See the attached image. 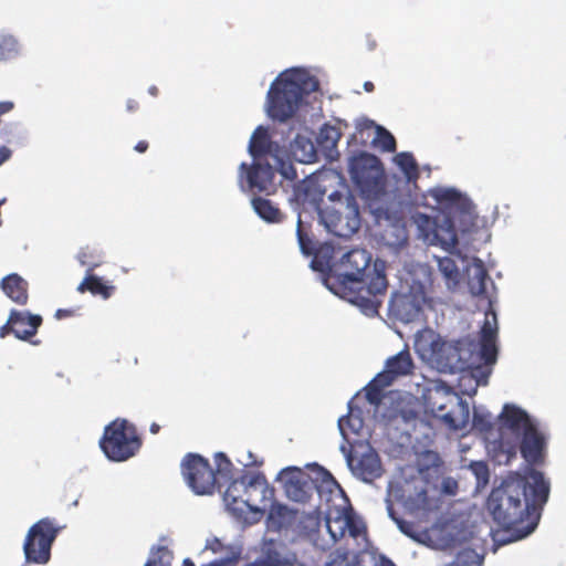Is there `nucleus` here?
<instances>
[{"mask_svg": "<svg viewBox=\"0 0 566 566\" xmlns=\"http://www.w3.org/2000/svg\"><path fill=\"white\" fill-rule=\"evenodd\" d=\"M549 481L541 471L525 469L503 476L491 490L485 507L504 530H515L531 514H538L548 501Z\"/></svg>", "mask_w": 566, "mask_h": 566, "instance_id": "nucleus-1", "label": "nucleus"}, {"mask_svg": "<svg viewBox=\"0 0 566 566\" xmlns=\"http://www.w3.org/2000/svg\"><path fill=\"white\" fill-rule=\"evenodd\" d=\"M318 86V81L305 70L291 69L282 72L268 92L269 116L286 122L295 115L304 97L317 91Z\"/></svg>", "mask_w": 566, "mask_h": 566, "instance_id": "nucleus-2", "label": "nucleus"}, {"mask_svg": "<svg viewBox=\"0 0 566 566\" xmlns=\"http://www.w3.org/2000/svg\"><path fill=\"white\" fill-rule=\"evenodd\" d=\"M385 270V262L377 260L368 274L358 279L359 283H332L328 289L360 307L365 314L375 315L381 305L380 297L386 294L388 287Z\"/></svg>", "mask_w": 566, "mask_h": 566, "instance_id": "nucleus-3", "label": "nucleus"}, {"mask_svg": "<svg viewBox=\"0 0 566 566\" xmlns=\"http://www.w3.org/2000/svg\"><path fill=\"white\" fill-rule=\"evenodd\" d=\"M391 384H386V379L377 374L376 377L364 388L367 401L378 409L381 405L386 408L382 418L387 424L401 421L406 424L413 422L419 412L417 410V400L413 397L402 396L399 391L384 394V389Z\"/></svg>", "mask_w": 566, "mask_h": 566, "instance_id": "nucleus-4", "label": "nucleus"}, {"mask_svg": "<svg viewBox=\"0 0 566 566\" xmlns=\"http://www.w3.org/2000/svg\"><path fill=\"white\" fill-rule=\"evenodd\" d=\"M98 444L107 460H128L137 455L143 439L135 424L116 418L105 426Z\"/></svg>", "mask_w": 566, "mask_h": 566, "instance_id": "nucleus-5", "label": "nucleus"}, {"mask_svg": "<svg viewBox=\"0 0 566 566\" xmlns=\"http://www.w3.org/2000/svg\"><path fill=\"white\" fill-rule=\"evenodd\" d=\"M495 444V449L500 454L505 455L506 460H512L518 452L523 460H545L548 450V437L534 423L514 439L506 433H502Z\"/></svg>", "mask_w": 566, "mask_h": 566, "instance_id": "nucleus-6", "label": "nucleus"}, {"mask_svg": "<svg viewBox=\"0 0 566 566\" xmlns=\"http://www.w3.org/2000/svg\"><path fill=\"white\" fill-rule=\"evenodd\" d=\"M233 462H182V474L196 494H212L231 479Z\"/></svg>", "mask_w": 566, "mask_h": 566, "instance_id": "nucleus-7", "label": "nucleus"}, {"mask_svg": "<svg viewBox=\"0 0 566 566\" xmlns=\"http://www.w3.org/2000/svg\"><path fill=\"white\" fill-rule=\"evenodd\" d=\"M349 174L353 182L367 200L379 199L385 193V172L380 159L361 153L350 159Z\"/></svg>", "mask_w": 566, "mask_h": 566, "instance_id": "nucleus-8", "label": "nucleus"}, {"mask_svg": "<svg viewBox=\"0 0 566 566\" xmlns=\"http://www.w3.org/2000/svg\"><path fill=\"white\" fill-rule=\"evenodd\" d=\"M57 535L49 518H42L33 524L24 539L23 552L29 564L45 565L51 558V547Z\"/></svg>", "mask_w": 566, "mask_h": 566, "instance_id": "nucleus-9", "label": "nucleus"}, {"mask_svg": "<svg viewBox=\"0 0 566 566\" xmlns=\"http://www.w3.org/2000/svg\"><path fill=\"white\" fill-rule=\"evenodd\" d=\"M371 262V254L365 249H352L346 252L336 265V274L326 279V285L359 283L358 279L365 277Z\"/></svg>", "mask_w": 566, "mask_h": 566, "instance_id": "nucleus-10", "label": "nucleus"}, {"mask_svg": "<svg viewBox=\"0 0 566 566\" xmlns=\"http://www.w3.org/2000/svg\"><path fill=\"white\" fill-rule=\"evenodd\" d=\"M426 292L421 284L411 286L409 292H395L389 301V312L402 323L418 321L422 314Z\"/></svg>", "mask_w": 566, "mask_h": 566, "instance_id": "nucleus-11", "label": "nucleus"}, {"mask_svg": "<svg viewBox=\"0 0 566 566\" xmlns=\"http://www.w3.org/2000/svg\"><path fill=\"white\" fill-rule=\"evenodd\" d=\"M359 206L356 198L348 193L338 209H333L328 213L327 227L338 237H350L360 228Z\"/></svg>", "mask_w": 566, "mask_h": 566, "instance_id": "nucleus-12", "label": "nucleus"}, {"mask_svg": "<svg viewBox=\"0 0 566 566\" xmlns=\"http://www.w3.org/2000/svg\"><path fill=\"white\" fill-rule=\"evenodd\" d=\"M274 495L263 473L250 470L248 478L247 496L244 497V511H264Z\"/></svg>", "mask_w": 566, "mask_h": 566, "instance_id": "nucleus-13", "label": "nucleus"}, {"mask_svg": "<svg viewBox=\"0 0 566 566\" xmlns=\"http://www.w3.org/2000/svg\"><path fill=\"white\" fill-rule=\"evenodd\" d=\"M239 169L240 178L245 176L250 190L268 195L275 191V169L270 164L254 163L248 166V164L242 163Z\"/></svg>", "mask_w": 566, "mask_h": 566, "instance_id": "nucleus-14", "label": "nucleus"}, {"mask_svg": "<svg viewBox=\"0 0 566 566\" xmlns=\"http://www.w3.org/2000/svg\"><path fill=\"white\" fill-rule=\"evenodd\" d=\"M279 481L289 499L304 502L308 497L310 475L297 467H289L280 471Z\"/></svg>", "mask_w": 566, "mask_h": 566, "instance_id": "nucleus-15", "label": "nucleus"}, {"mask_svg": "<svg viewBox=\"0 0 566 566\" xmlns=\"http://www.w3.org/2000/svg\"><path fill=\"white\" fill-rule=\"evenodd\" d=\"M500 436L502 433H506L512 439L521 434V432H524L528 426H533L535 423L526 411L509 403L503 407L500 415Z\"/></svg>", "mask_w": 566, "mask_h": 566, "instance_id": "nucleus-16", "label": "nucleus"}, {"mask_svg": "<svg viewBox=\"0 0 566 566\" xmlns=\"http://www.w3.org/2000/svg\"><path fill=\"white\" fill-rule=\"evenodd\" d=\"M42 316L28 311H10V323H13V335L21 340H31L42 325Z\"/></svg>", "mask_w": 566, "mask_h": 566, "instance_id": "nucleus-17", "label": "nucleus"}, {"mask_svg": "<svg viewBox=\"0 0 566 566\" xmlns=\"http://www.w3.org/2000/svg\"><path fill=\"white\" fill-rule=\"evenodd\" d=\"M249 476L250 470H245L240 476L234 478L233 464H231V479L226 483L228 486L223 493V500L227 506L234 512L244 511V497L247 496Z\"/></svg>", "mask_w": 566, "mask_h": 566, "instance_id": "nucleus-18", "label": "nucleus"}, {"mask_svg": "<svg viewBox=\"0 0 566 566\" xmlns=\"http://www.w3.org/2000/svg\"><path fill=\"white\" fill-rule=\"evenodd\" d=\"M413 360L409 349L406 347L397 355L386 360L385 369L379 373L386 379V384H392L397 378L412 374Z\"/></svg>", "mask_w": 566, "mask_h": 566, "instance_id": "nucleus-19", "label": "nucleus"}, {"mask_svg": "<svg viewBox=\"0 0 566 566\" xmlns=\"http://www.w3.org/2000/svg\"><path fill=\"white\" fill-rule=\"evenodd\" d=\"M295 518H297V510L290 509L280 503H272L266 517V525L269 530L274 532H292Z\"/></svg>", "mask_w": 566, "mask_h": 566, "instance_id": "nucleus-20", "label": "nucleus"}, {"mask_svg": "<svg viewBox=\"0 0 566 566\" xmlns=\"http://www.w3.org/2000/svg\"><path fill=\"white\" fill-rule=\"evenodd\" d=\"M346 460H379L370 443L363 438L347 437L340 446Z\"/></svg>", "mask_w": 566, "mask_h": 566, "instance_id": "nucleus-21", "label": "nucleus"}, {"mask_svg": "<svg viewBox=\"0 0 566 566\" xmlns=\"http://www.w3.org/2000/svg\"><path fill=\"white\" fill-rule=\"evenodd\" d=\"M3 293L18 305H25L29 301V283L17 273L4 276L0 282Z\"/></svg>", "mask_w": 566, "mask_h": 566, "instance_id": "nucleus-22", "label": "nucleus"}, {"mask_svg": "<svg viewBox=\"0 0 566 566\" xmlns=\"http://www.w3.org/2000/svg\"><path fill=\"white\" fill-rule=\"evenodd\" d=\"M277 144L271 139L269 130L264 126H258L253 132L249 153L254 159H260L266 155H274L277 151Z\"/></svg>", "mask_w": 566, "mask_h": 566, "instance_id": "nucleus-23", "label": "nucleus"}, {"mask_svg": "<svg viewBox=\"0 0 566 566\" xmlns=\"http://www.w3.org/2000/svg\"><path fill=\"white\" fill-rule=\"evenodd\" d=\"M490 281L488 270L481 259L475 258L468 268V286L474 296H482L486 293V283Z\"/></svg>", "mask_w": 566, "mask_h": 566, "instance_id": "nucleus-24", "label": "nucleus"}, {"mask_svg": "<svg viewBox=\"0 0 566 566\" xmlns=\"http://www.w3.org/2000/svg\"><path fill=\"white\" fill-rule=\"evenodd\" d=\"M76 291L82 294L90 292L94 296L107 300L113 295L115 286L107 284L99 276L93 274V272H87L83 281L77 285Z\"/></svg>", "mask_w": 566, "mask_h": 566, "instance_id": "nucleus-25", "label": "nucleus"}, {"mask_svg": "<svg viewBox=\"0 0 566 566\" xmlns=\"http://www.w3.org/2000/svg\"><path fill=\"white\" fill-rule=\"evenodd\" d=\"M321 526V515L318 512H304L297 510V518L293 526V533L298 536L312 537Z\"/></svg>", "mask_w": 566, "mask_h": 566, "instance_id": "nucleus-26", "label": "nucleus"}, {"mask_svg": "<svg viewBox=\"0 0 566 566\" xmlns=\"http://www.w3.org/2000/svg\"><path fill=\"white\" fill-rule=\"evenodd\" d=\"M347 465L353 475L365 483H373L385 473L382 462H347Z\"/></svg>", "mask_w": 566, "mask_h": 566, "instance_id": "nucleus-27", "label": "nucleus"}, {"mask_svg": "<svg viewBox=\"0 0 566 566\" xmlns=\"http://www.w3.org/2000/svg\"><path fill=\"white\" fill-rule=\"evenodd\" d=\"M348 415L340 417L338 420V428L344 439H347L350 434L358 437L364 428L361 411L355 409L353 400L348 402Z\"/></svg>", "mask_w": 566, "mask_h": 566, "instance_id": "nucleus-28", "label": "nucleus"}, {"mask_svg": "<svg viewBox=\"0 0 566 566\" xmlns=\"http://www.w3.org/2000/svg\"><path fill=\"white\" fill-rule=\"evenodd\" d=\"M426 240L431 244H440L446 250L454 249L458 245V235L452 224L449 227H437L432 234L426 233Z\"/></svg>", "mask_w": 566, "mask_h": 566, "instance_id": "nucleus-29", "label": "nucleus"}, {"mask_svg": "<svg viewBox=\"0 0 566 566\" xmlns=\"http://www.w3.org/2000/svg\"><path fill=\"white\" fill-rule=\"evenodd\" d=\"M252 205L258 216L268 222H280L283 218L280 209L269 199L256 197Z\"/></svg>", "mask_w": 566, "mask_h": 566, "instance_id": "nucleus-30", "label": "nucleus"}, {"mask_svg": "<svg viewBox=\"0 0 566 566\" xmlns=\"http://www.w3.org/2000/svg\"><path fill=\"white\" fill-rule=\"evenodd\" d=\"M395 160L408 181H416L419 178L418 164L412 154L399 153Z\"/></svg>", "mask_w": 566, "mask_h": 566, "instance_id": "nucleus-31", "label": "nucleus"}, {"mask_svg": "<svg viewBox=\"0 0 566 566\" xmlns=\"http://www.w3.org/2000/svg\"><path fill=\"white\" fill-rule=\"evenodd\" d=\"M77 260L81 265L87 266V272H93L96 268L102 265L103 256L101 251L93 247H84L77 253Z\"/></svg>", "mask_w": 566, "mask_h": 566, "instance_id": "nucleus-32", "label": "nucleus"}, {"mask_svg": "<svg viewBox=\"0 0 566 566\" xmlns=\"http://www.w3.org/2000/svg\"><path fill=\"white\" fill-rule=\"evenodd\" d=\"M346 527H348L346 514L337 513L336 516H326V528L334 541H337L345 535Z\"/></svg>", "mask_w": 566, "mask_h": 566, "instance_id": "nucleus-33", "label": "nucleus"}, {"mask_svg": "<svg viewBox=\"0 0 566 566\" xmlns=\"http://www.w3.org/2000/svg\"><path fill=\"white\" fill-rule=\"evenodd\" d=\"M241 548L229 545L211 563V566H235L241 557Z\"/></svg>", "mask_w": 566, "mask_h": 566, "instance_id": "nucleus-34", "label": "nucleus"}, {"mask_svg": "<svg viewBox=\"0 0 566 566\" xmlns=\"http://www.w3.org/2000/svg\"><path fill=\"white\" fill-rule=\"evenodd\" d=\"M409 505L412 510L429 512L436 507L434 501L428 495L427 490L421 489L415 495L409 496Z\"/></svg>", "mask_w": 566, "mask_h": 566, "instance_id": "nucleus-35", "label": "nucleus"}, {"mask_svg": "<svg viewBox=\"0 0 566 566\" xmlns=\"http://www.w3.org/2000/svg\"><path fill=\"white\" fill-rule=\"evenodd\" d=\"M296 235L300 249L303 254L310 256L315 253L316 247L312 238L305 232L303 228V222L301 219V216H298L297 219V229H296Z\"/></svg>", "mask_w": 566, "mask_h": 566, "instance_id": "nucleus-36", "label": "nucleus"}, {"mask_svg": "<svg viewBox=\"0 0 566 566\" xmlns=\"http://www.w3.org/2000/svg\"><path fill=\"white\" fill-rule=\"evenodd\" d=\"M439 271L443 274V276L453 284L459 282V269L455 261L451 258L444 256L439 259L438 261Z\"/></svg>", "mask_w": 566, "mask_h": 566, "instance_id": "nucleus-37", "label": "nucleus"}, {"mask_svg": "<svg viewBox=\"0 0 566 566\" xmlns=\"http://www.w3.org/2000/svg\"><path fill=\"white\" fill-rule=\"evenodd\" d=\"M171 559V552L166 546H158L151 552L145 566H169Z\"/></svg>", "mask_w": 566, "mask_h": 566, "instance_id": "nucleus-38", "label": "nucleus"}, {"mask_svg": "<svg viewBox=\"0 0 566 566\" xmlns=\"http://www.w3.org/2000/svg\"><path fill=\"white\" fill-rule=\"evenodd\" d=\"M18 53V42L12 35L0 34V62Z\"/></svg>", "mask_w": 566, "mask_h": 566, "instance_id": "nucleus-39", "label": "nucleus"}, {"mask_svg": "<svg viewBox=\"0 0 566 566\" xmlns=\"http://www.w3.org/2000/svg\"><path fill=\"white\" fill-rule=\"evenodd\" d=\"M346 522H348V527H346V532H348L350 537H363L364 539H367V527L366 524L360 518H357L353 514H346Z\"/></svg>", "mask_w": 566, "mask_h": 566, "instance_id": "nucleus-40", "label": "nucleus"}, {"mask_svg": "<svg viewBox=\"0 0 566 566\" xmlns=\"http://www.w3.org/2000/svg\"><path fill=\"white\" fill-rule=\"evenodd\" d=\"M375 143H377L384 151L391 153L396 150L395 137L384 127H377V137L375 138Z\"/></svg>", "mask_w": 566, "mask_h": 566, "instance_id": "nucleus-41", "label": "nucleus"}, {"mask_svg": "<svg viewBox=\"0 0 566 566\" xmlns=\"http://www.w3.org/2000/svg\"><path fill=\"white\" fill-rule=\"evenodd\" d=\"M480 357L486 364L491 365L496 361L497 358V347L496 342H484L480 340Z\"/></svg>", "mask_w": 566, "mask_h": 566, "instance_id": "nucleus-42", "label": "nucleus"}, {"mask_svg": "<svg viewBox=\"0 0 566 566\" xmlns=\"http://www.w3.org/2000/svg\"><path fill=\"white\" fill-rule=\"evenodd\" d=\"M469 469L475 474L478 485H486L490 479L488 462H470Z\"/></svg>", "mask_w": 566, "mask_h": 566, "instance_id": "nucleus-43", "label": "nucleus"}, {"mask_svg": "<svg viewBox=\"0 0 566 566\" xmlns=\"http://www.w3.org/2000/svg\"><path fill=\"white\" fill-rule=\"evenodd\" d=\"M379 555L363 551L355 555L352 566H378Z\"/></svg>", "mask_w": 566, "mask_h": 566, "instance_id": "nucleus-44", "label": "nucleus"}, {"mask_svg": "<svg viewBox=\"0 0 566 566\" xmlns=\"http://www.w3.org/2000/svg\"><path fill=\"white\" fill-rule=\"evenodd\" d=\"M497 336V327H496V317L493 315V323L486 317L484 324L481 328L480 340L484 342H496Z\"/></svg>", "mask_w": 566, "mask_h": 566, "instance_id": "nucleus-45", "label": "nucleus"}, {"mask_svg": "<svg viewBox=\"0 0 566 566\" xmlns=\"http://www.w3.org/2000/svg\"><path fill=\"white\" fill-rule=\"evenodd\" d=\"M395 523L405 535L420 542V532L413 522L405 521L402 518H395Z\"/></svg>", "mask_w": 566, "mask_h": 566, "instance_id": "nucleus-46", "label": "nucleus"}, {"mask_svg": "<svg viewBox=\"0 0 566 566\" xmlns=\"http://www.w3.org/2000/svg\"><path fill=\"white\" fill-rule=\"evenodd\" d=\"M472 422L473 427L481 432H489L493 428L491 416L489 413H479L474 411Z\"/></svg>", "mask_w": 566, "mask_h": 566, "instance_id": "nucleus-47", "label": "nucleus"}, {"mask_svg": "<svg viewBox=\"0 0 566 566\" xmlns=\"http://www.w3.org/2000/svg\"><path fill=\"white\" fill-rule=\"evenodd\" d=\"M459 490L458 481L451 476L443 478L441 482V491L447 495H455Z\"/></svg>", "mask_w": 566, "mask_h": 566, "instance_id": "nucleus-48", "label": "nucleus"}, {"mask_svg": "<svg viewBox=\"0 0 566 566\" xmlns=\"http://www.w3.org/2000/svg\"><path fill=\"white\" fill-rule=\"evenodd\" d=\"M264 559L265 560H271V562L275 563L276 566L283 565V562H282V558H281V554L275 548H272V547H268L265 549V552H264Z\"/></svg>", "mask_w": 566, "mask_h": 566, "instance_id": "nucleus-49", "label": "nucleus"}, {"mask_svg": "<svg viewBox=\"0 0 566 566\" xmlns=\"http://www.w3.org/2000/svg\"><path fill=\"white\" fill-rule=\"evenodd\" d=\"M459 198H460V195L455 190H453V189H447L440 196V200L441 201H447V202H450V203H453V202L458 201Z\"/></svg>", "mask_w": 566, "mask_h": 566, "instance_id": "nucleus-50", "label": "nucleus"}, {"mask_svg": "<svg viewBox=\"0 0 566 566\" xmlns=\"http://www.w3.org/2000/svg\"><path fill=\"white\" fill-rule=\"evenodd\" d=\"M75 314H76L75 308H59L55 312L54 317L56 319H64V318L73 317V316H75Z\"/></svg>", "mask_w": 566, "mask_h": 566, "instance_id": "nucleus-51", "label": "nucleus"}, {"mask_svg": "<svg viewBox=\"0 0 566 566\" xmlns=\"http://www.w3.org/2000/svg\"><path fill=\"white\" fill-rule=\"evenodd\" d=\"M229 545H224L219 538H213L208 547L214 553V554H220L222 553L226 547H228Z\"/></svg>", "mask_w": 566, "mask_h": 566, "instance_id": "nucleus-52", "label": "nucleus"}, {"mask_svg": "<svg viewBox=\"0 0 566 566\" xmlns=\"http://www.w3.org/2000/svg\"><path fill=\"white\" fill-rule=\"evenodd\" d=\"M9 334H13V323H10V316L7 323L0 327V338H4Z\"/></svg>", "mask_w": 566, "mask_h": 566, "instance_id": "nucleus-53", "label": "nucleus"}, {"mask_svg": "<svg viewBox=\"0 0 566 566\" xmlns=\"http://www.w3.org/2000/svg\"><path fill=\"white\" fill-rule=\"evenodd\" d=\"M441 418L452 429H460V426L455 422V419L450 412L441 415Z\"/></svg>", "mask_w": 566, "mask_h": 566, "instance_id": "nucleus-54", "label": "nucleus"}, {"mask_svg": "<svg viewBox=\"0 0 566 566\" xmlns=\"http://www.w3.org/2000/svg\"><path fill=\"white\" fill-rule=\"evenodd\" d=\"M244 566H276V564L271 560H265L264 557H262L255 559L254 562L248 563Z\"/></svg>", "mask_w": 566, "mask_h": 566, "instance_id": "nucleus-55", "label": "nucleus"}, {"mask_svg": "<svg viewBox=\"0 0 566 566\" xmlns=\"http://www.w3.org/2000/svg\"><path fill=\"white\" fill-rule=\"evenodd\" d=\"M443 463L444 462H431V465H429L427 462H424L422 465H419L418 470L423 472L433 469L437 472Z\"/></svg>", "mask_w": 566, "mask_h": 566, "instance_id": "nucleus-56", "label": "nucleus"}, {"mask_svg": "<svg viewBox=\"0 0 566 566\" xmlns=\"http://www.w3.org/2000/svg\"><path fill=\"white\" fill-rule=\"evenodd\" d=\"M126 108L128 112H136L139 108V104L136 99L129 98L126 103Z\"/></svg>", "mask_w": 566, "mask_h": 566, "instance_id": "nucleus-57", "label": "nucleus"}, {"mask_svg": "<svg viewBox=\"0 0 566 566\" xmlns=\"http://www.w3.org/2000/svg\"><path fill=\"white\" fill-rule=\"evenodd\" d=\"M13 108L12 102H1L0 103V115L10 112Z\"/></svg>", "mask_w": 566, "mask_h": 566, "instance_id": "nucleus-58", "label": "nucleus"}, {"mask_svg": "<svg viewBox=\"0 0 566 566\" xmlns=\"http://www.w3.org/2000/svg\"><path fill=\"white\" fill-rule=\"evenodd\" d=\"M148 149V143L146 140H139L136 145H135V150L138 151V153H145L146 150Z\"/></svg>", "mask_w": 566, "mask_h": 566, "instance_id": "nucleus-59", "label": "nucleus"}, {"mask_svg": "<svg viewBox=\"0 0 566 566\" xmlns=\"http://www.w3.org/2000/svg\"><path fill=\"white\" fill-rule=\"evenodd\" d=\"M378 566H396L395 563L384 555H379V565Z\"/></svg>", "mask_w": 566, "mask_h": 566, "instance_id": "nucleus-60", "label": "nucleus"}, {"mask_svg": "<svg viewBox=\"0 0 566 566\" xmlns=\"http://www.w3.org/2000/svg\"><path fill=\"white\" fill-rule=\"evenodd\" d=\"M182 460H207L199 453L189 452L187 453Z\"/></svg>", "mask_w": 566, "mask_h": 566, "instance_id": "nucleus-61", "label": "nucleus"}, {"mask_svg": "<svg viewBox=\"0 0 566 566\" xmlns=\"http://www.w3.org/2000/svg\"><path fill=\"white\" fill-rule=\"evenodd\" d=\"M10 156V150L7 148H2L0 150V165L6 161Z\"/></svg>", "mask_w": 566, "mask_h": 566, "instance_id": "nucleus-62", "label": "nucleus"}, {"mask_svg": "<svg viewBox=\"0 0 566 566\" xmlns=\"http://www.w3.org/2000/svg\"><path fill=\"white\" fill-rule=\"evenodd\" d=\"M387 510H388V514H389V516L392 518V521H395V518H399V517L396 515V512L394 511V507H392V503H391L390 501H388Z\"/></svg>", "mask_w": 566, "mask_h": 566, "instance_id": "nucleus-63", "label": "nucleus"}, {"mask_svg": "<svg viewBox=\"0 0 566 566\" xmlns=\"http://www.w3.org/2000/svg\"><path fill=\"white\" fill-rule=\"evenodd\" d=\"M364 88H365L366 92L370 93V92H373L375 90V85H374L373 82L367 81V82L364 83Z\"/></svg>", "mask_w": 566, "mask_h": 566, "instance_id": "nucleus-64", "label": "nucleus"}]
</instances>
